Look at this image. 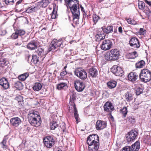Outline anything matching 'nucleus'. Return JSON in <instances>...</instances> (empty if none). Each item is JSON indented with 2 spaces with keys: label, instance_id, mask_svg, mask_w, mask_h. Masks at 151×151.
<instances>
[{
  "label": "nucleus",
  "instance_id": "obj_1",
  "mask_svg": "<svg viewBox=\"0 0 151 151\" xmlns=\"http://www.w3.org/2000/svg\"><path fill=\"white\" fill-rule=\"evenodd\" d=\"M66 3L68 4L73 14L74 20L79 18L80 11L78 1L77 0H66Z\"/></svg>",
  "mask_w": 151,
  "mask_h": 151
},
{
  "label": "nucleus",
  "instance_id": "obj_2",
  "mask_svg": "<svg viewBox=\"0 0 151 151\" xmlns=\"http://www.w3.org/2000/svg\"><path fill=\"white\" fill-rule=\"evenodd\" d=\"M28 118L29 122L33 126L37 127L41 123V118L37 111H30L28 114Z\"/></svg>",
  "mask_w": 151,
  "mask_h": 151
},
{
  "label": "nucleus",
  "instance_id": "obj_3",
  "mask_svg": "<svg viewBox=\"0 0 151 151\" xmlns=\"http://www.w3.org/2000/svg\"><path fill=\"white\" fill-rule=\"evenodd\" d=\"M120 55L119 51L116 49H112L106 53L105 58L108 60H116L118 59Z\"/></svg>",
  "mask_w": 151,
  "mask_h": 151
},
{
  "label": "nucleus",
  "instance_id": "obj_4",
  "mask_svg": "<svg viewBox=\"0 0 151 151\" xmlns=\"http://www.w3.org/2000/svg\"><path fill=\"white\" fill-rule=\"evenodd\" d=\"M139 76L142 81L147 82L151 80V72L148 69H143L141 70Z\"/></svg>",
  "mask_w": 151,
  "mask_h": 151
},
{
  "label": "nucleus",
  "instance_id": "obj_5",
  "mask_svg": "<svg viewBox=\"0 0 151 151\" xmlns=\"http://www.w3.org/2000/svg\"><path fill=\"white\" fill-rule=\"evenodd\" d=\"M58 47L63 48V41L61 40L54 39L51 42L49 48L50 51L54 50Z\"/></svg>",
  "mask_w": 151,
  "mask_h": 151
},
{
  "label": "nucleus",
  "instance_id": "obj_6",
  "mask_svg": "<svg viewBox=\"0 0 151 151\" xmlns=\"http://www.w3.org/2000/svg\"><path fill=\"white\" fill-rule=\"evenodd\" d=\"M113 45V42L111 40L106 39L104 40L101 46L102 50L106 51L111 49Z\"/></svg>",
  "mask_w": 151,
  "mask_h": 151
},
{
  "label": "nucleus",
  "instance_id": "obj_7",
  "mask_svg": "<svg viewBox=\"0 0 151 151\" xmlns=\"http://www.w3.org/2000/svg\"><path fill=\"white\" fill-rule=\"evenodd\" d=\"M75 75L82 80H84L87 78V73L84 70L78 69L74 71Z\"/></svg>",
  "mask_w": 151,
  "mask_h": 151
},
{
  "label": "nucleus",
  "instance_id": "obj_8",
  "mask_svg": "<svg viewBox=\"0 0 151 151\" xmlns=\"http://www.w3.org/2000/svg\"><path fill=\"white\" fill-rule=\"evenodd\" d=\"M111 71L116 76H122L124 75V71L121 67L114 65L111 69Z\"/></svg>",
  "mask_w": 151,
  "mask_h": 151
},
{
  "label": "nucleus",
  "instance_id": "obj_9",
  "mask_svg": "<svg viewBox=\"0 0 151 151\" xmlns=\"http://www.w3.org/2000/svg\"><path fill=\"white\" fill-rule=\"evenodd\" d=\"M45 145L48 148H51L55 144L54 140L52 137L47 136L43 139Z\"/></svg>",
  "mask_w": 151,
  "mask_h": 151
},
{
  "label": "nucleus",
  "instance_id": "obj_10",
  "mask_svg": "<svg viewBox=\"0 0 151 151\" xmlns=\"http://www.w3.org/2000/svg\"><path fill=\"white\" fill-rule=\"evenodd\" d=\"M106 34L103 31L102 29L99 28L95 37V39L97 41H99L105 39Z\"/></svg>",
  "mask_w": 151,
  "mask_h": 151
},
{
  "label": "nucleus",
  "instance_id": "obj_11",
  "mask_svg": "<svg viewBox=\"0 0 151 151\" xmlns=\"http://www.w3.org/2000/svg\"><path fill=\"white\" fill-rule=\"evenodd\" d=\"M137 134V132L136 131L132 130L129 132L127 135L126 138L127 141L129 142L134 140Z\"/></svg>",
  "mask_w": 151,
  "mask_h": 151
},
{
  "label": "nucleus",
  "instance_id": "obj_12",
  "mask_svg": "<svg viewBox=\"0 0 151 151\" xmlns=\"http://www.w3.org/2000/svg\"><path fill=\"white\" fill-rule=\"evenodd\" d=\"M107 125L106 121L98 120L96 124V127L97 130H102L105 128Z\"/></svg>",
  "mask_w": 151,
  "mask_h": 151
},
{
  "label": "nucleus",
  "instance_id": "obj_13",
  "mask_svg": "<svg viewBox=\"0 0 151 151\" xmlns=\"http://www.w3.org/2000/svg\"><path fill=\"white\" fill-rule=\"evenodd\" d=\"M129 44L131 46L134 48H138L140 47L139 42L136 37H132L129 41Z\"/></svg>",
  "mask_w": 151,
  "mask_h": 151
},
{
  "label": "nucleus",
  "instance_id": "obj_14",
  "mask_svg": "<svg viewBox=\"0 0 151 151\" xmlns=\"http://www.w3.org/2000/svg\"><path fill=\"white\" fill-rule=\"evenodd\" d=\"M75 88L78 92L82 91L85 88L84 83L79 81H76L74 83Z\"/></svg>",
  "mask_w": 151,
  "mask_h": 151
},
{
  "label": "nucleus",
  "instance_id": "obj_15",
  "mask_svg": "<svg viewBox=\"0 0 151 151\" xmlns=\"http://www.w3.org/2000/svg\"><path fill=\"white\" fill-rule=\"evenodd\" d=\"M38 45V43L37 41L32 40L27 44V47L31 50H34L37 48Z\"/></svg>",
  "mask_w": 151,
  "mask_h": 151
},
{
  "label": "nucleus",
  "instance_id": "obj_16",
  "mask_svg": "<svg viewBox=\"0 0 151 151\" xmlns=\"http://www.w3.org/2000/svg\"><path fill=\"white\" fill-rule=\"evenodd\" d=\"M104 110L108 112H111L114 110V107L112 104L108 101L105 103L104 106Z\"/></svg>",
  "mask_w": 151,
  "mask_h": 151
},
{
  "label": "nucleus",
  "instance_id": "obj_17",
  "mask_svg": "<svg viewBox=\"0 0 151 151\" xmlns=\"http://www.w3.org/2000/svg\"><path fill=\"white\" fill-rule=\"evenodd\" d=\"M95 138H96L97 139H98L99 138L98 136L96 135H90L88 137L87 142L89 145L95 143V142H97L95 140Z\"/></svg>",
  "mask_w": 151,
  "mask_h": 151
},
{
  "label": "nucleus",
  "instance_id": "obj_18",
  "mask_svg": "<svg viewBox=\"0 0 151 151\" xmlns=\"http://www.w3.org/2000/svg\"><path fill=\"white\" fill-rule=\"evenodd\" d=\"M0 85L5 89H8L9 86L7 79L4 78H2L0 79Z\"/></svg>",
  "mask_w": 151,
  "mask_h": 151
},
{
  "label": "nucleus",
  "instance_id": "obj_19",
  "mask_svg": "<svg viewBox=\"0 0 151 151\" xmlns=\"http://www.w3.org/2000/svg\"><path fill=\"white\" fill-rule=\"evenodd\" d=\"M21 122L20 119L17 117L13 118L10 119L11 124L15 127L18 126Z\"/></svg>",
  "mask_w": 151,
  "mask_h": 151
},
{
  "label": "nucleus",
  "instance_id": "obj_20",
  "mask_svg": "<svg viewBox=\"0 0 151 151\" xmlns=\"http://www.w3.org/2000/svg\"><path fill=\"white\" fill-rule=\"evenodd\" d=\"M138 77V76L137 74L136 73L134 72H131L128 76V80L131 82L135 81Z\"/></svg>",
  "mask_w": 151,
  "mask_h": 151
},
{
  "label": "nucleus",
  "instance_id": "obj_21",
  "mask_svg": "<svg viewBox=\"0 0 151 151\" xmlns=\"http://www.w3.org/2000/svg\"><path fill=\"white\" fill-rule=\"evenodd\" d=\"M99 146V141L98 142H95V143L91 144L88 146V149L89 151H97Z\"/></svg>",
  "mask_w": 151,
  "mask_h": 151
},
{
  "label": "nucleus",
  "instance_id": "obj_22",
  "mask_svg": "<svg viewBox=\"0 0 151 151\" xmlns=\"http://www.w3.org/2000/svg\"><path fill=\"white\" fill-rule=\"evenodd\" d=\"M39 9H40V6L38 5L37 4H36L35 6H33L28 8L26 10V12L27 13H31L37 11Z\"/></svg>",
  "mask_w": 151,
  "mask_h": 151
},
{
  "label": "nucleus",
  "instance_id": "obj_23",
  "mask_svg": "<svg viewBox=\"0 0 151 151\" xmlns=\"http://www.w3.org/2000/svg\"><path fill=\"white\" fill-rule=\"evenodd\" d=\"M50 0H42L41 2L38 3V5L40 6V8L41 6L43 8L46 7L50 3Z\"/></svg>",
  "mask_w": 151,
  "mask_h": 151
},
{
  "label": "nucleus",
  "instance_id": "obj_24",
  "mask_svg": "<svg viewBox=\"0 0 151 151\" xmlns=\"http://www.w3.org/2000/svg\"><path fill=\"white\" fill-rule=\"evenodd\" d=\"M89 73L90 75L93 78L96 77L98 74V71L97 70L94 68H92L89 70Z\"/></svg>",
  "mask_w": 151,
  "mask_h": 151
},
{
  "label": "nucleus",
  "instance_id": "obj_25",
  "mask_svg": "<svg viewBox=\"0 0 151 151\" xmlns=\"http://www.w3.org/2000/svg\"><path fill=\"white\" fill-rule=\"evenodd\" d=\"M140 148V143L138 141L136 142L132 145L131 150L133 151H138Z\"/></svg>",
  "mask_w": 151,
  "mask_h": 151
},
{
  "label": "nucleus",
  "instance_id": "obj_26",
  "mask_svg": "<svg viewBox=\"0 0 151 151\" xmlns=\"http://www.w3.org/2000/svg\"><path fill=\"white\" fill-rule=\"evenodd\" d=\"M101 29H103V31L104 33L106 34H108L112 32L113 31V27L111 26L107 27L106 28H104V27H102Z\"/></svg>",
  "mask_w": 151,
  "mask_h": 151
},
{
  "label": "nucleus",
  "instance_id": "obj_27",
  "mask_svg": "<svg viewBox=\"0 0 151 151\" xmlns=\"http://www.w3.org/2000/svg\"><path fill=\"white\" fill-rule=\"evenodd\" d=\"M117 82L115 81H111L107 83V85L110 89L114 88L116 85Z\"/></svg>",
  "mask_w": 151,
  "mask_h": 151
},
{
  "label": "nucleus",
  "instance_id": "obj_28",
  "mask_svg": "<svg viewBox=\"0 0 151 151\" xmlns=\"http://www.w3.org/2000/svg\"><path fill=\"white\" fill-rule=\"evenodd\" d=\"M145 65V62L143 60H141L136 63V68H141L144 67Z\"/></svg>",
  "mask_w": 151,
  "mask_h": 151
},
{
  "label": "nucleus",
  "instance_id": "obj_29",
  "mask_svg": "<svg viewBox=\"0 0 151 151\" xmlns=\"http://www.w3.org/2000/svg\"><path fill=\"white\" fill-rule=\"evenodd\" d=\"M42 86L39 83H35L33 87V89L35 91H38L41 89Z\"/></svg>",
  "mask_w": 151,
  "mask_h": 151
},
{
  "label": "nucleus",
  "instance_id": "obj_30",
  "mask_svg": "<svg viewBox=\"0 0 151 151\" xmlns=\"http://www.w3.org/2000/svg\"><path fill=\"white\" fill-rule=\"evenodd\" d=\"M125 96L126 100L127 101H131L133 99L132 94L131 93L129 92H127L125 93Z\"/></svg>",
  "mask_w": 151,
  "mask_h": 151
},
{
  "label": "nucleus",
  "instance_id": "obj_31",
  "mask_svg": "<svg viewBox=\"0 0 151 151\" xmlns=\"http://www.w3.org/2000/svg\"><path fill=\"white\" fill-rule=\"evenodd\" d=\"M67 87L66 83H60L57 85V88L59 90H62L65 89Z\"/></svg>",
  "mask_w": 151,
  "mask_h": 151
},
{
  "label": "nucleus",
  "instance_id": "obj_32",
  "mask_svg": "<svg viewBox=\"0 0 151 151\" xmlns=\"http://www.w3.org/2000/svg\"><path fill=\"white\" fill-rule=\"evenodd\" d=\"M9 63V61L6 59H1L0 60V66L4 67Z\"/></svg>",
  "mask_w": 151,
  "mask_h": 151
},
{
  "label": "nucleus",
  "instance_id": "obj_33",
  "mask_svg": "<svg viewBox=\"0 0 151 151\" xmlns=\"http://www.w3.org/2000/svg\"><path fill=\"white\" fill-rule=\"evenodd\" d=\"M29 75L28 73H26L19 76L18 78L21 81H24L29 76Z\"/></svg>",
  "mask_w": 151,
  "mask_h": 151
},
{
  "label": "nucleus",
  "instance_id": "obj_34",
  "mask_svg": "<svg viewBox=\"0 0 151 151\" xmlns=\"http://www.w3.org/2000/svg\"><path fill=\"white\" fill-rule=\"evenodd\" d=\"M128 112L127 108L126 107H124L120 110V113L122 114L123 117L125 118L126 117V115Z\"/></svg>",
  "mask_w": 151,
  "mask_h": 151
},
{
  "label": "nucleus",
  "instance_id": "obj_35",
  "mask_svg": "<svg viewBox=\"0 0 151 151\" xmlns=\"http://www.w3.org/2000/svg\"><path fill=\"white\" fill-rule=\"evenodd\" d=\"M127 121L130 123H133L135 122V119L134 116L131 115H128L127 118Z\"/></svg>",
  "mask_w": 151,
  "mask_h": 151
},
{
  "label": "nucleus",
  "instance_id": "obj_36",
  "mask_svg": "<svg viewBox=\"0 0 151 151\" xmlns=\"http://www.w3.org/2000/svg\"><path fill=\"white\" fill-rule=\"evenodd\" d=\"M15 87L17 89L21 90L22 88L23 85L21 82L17 81L15 83Z\"/></svg>",
  "mask_w": 151,
  "mask_h": 151
},
{
  "label": "nucleus",
  "instance_id": "obj_37",
  "mask_svg": "<svg viewBox=\"0 0 151 151\" xmlns=\"http://www.w3.org/2000/svg\"><path fill=\"white\" fill-rule=\"evenodd\" d=\"M23 38L22 37H20L18 39L17 41L15 43V45L17 46L21 45L23 42Z\"/></svg>",
  "mask_w": 151,
  "mask_h": 151
},
{
  "label": "nucleus",
  "instance_id": "obj_38",
  "mask_svg": "<svg viewBox=\"0 0 151 151\" xmlns=\"http://www.w3.org/2000/svg\"><path fill=\"white\" fill-rule=\"evenodd\" d=\"M131 57L130 58L131 59H134L138 56V54L136 51L131 52L129 54Z\"/></svg>",
  "mask_w": 151,
  "mask_h": 151
},
{
  "label": "nucleus",
  "instance_id": "obj_39",
  "mask_svg": "<svg viewBox=\"0 0 151 151\" xmlns=\"http://www.w3.org/2000/svg\"><path fill=\"white\" fill-rule=\"evenodd\" d=\"M50 128L51 129L54 130L58 126V124L55 121H53L50 123Z\"/></svg>",
  "mask_w": 151,
  "mask_h": 151
},
{
  "label": "nucleus",
  "instance_id": "obj_40",
  "mask_svg": "<svg viewBox=\"0 0 151 151\" xmlns=\"http://www.w3.org/2000/svg\"><path fill=\"white\" fill-rule=\"evenodd\" d=\"M37 52L39 56L42 57L44 55V50L41 48L38 49Z\"/></svg>",
  "mask_w": 151,
  "mask_h": 151
},
{
  "label": "nucleus",
  "instance_id": "obj_41",
  "mask_svg": "<svg viewBox=\"0 0 151 151\" xmlns=\"http://www.w3.org/2000/svg\"><path fill=\"white\" fill-rule=\"evenodd\" d=\"M125 20H127V22L129 24H130L132 25H135L137 24L136 22L134 20H132L131 19H126Z\"/></svg>",
  "mask_w": 151,
  "mask_h": 151
},
{
  "label": "nucleus",
  "instance_id": "obj_42",
  "mask_svg": "<svg viewBox=\"0 0 151 151\" xmlns=\"http://www.w3.org/2000/svg\"><path fill=\"white\" fill-rule=\"evenodd\" d=\"M74 101L70 100V102L69 103V106H70L71 108H73L74 110L75 109H76V105L74 102Z\"/></svg>",
  "mask_w": 151,
  "mask_h": 151
},
{
  "label": "nucleus",
  "instance_id": "obj_43",
  "mask_svg": "<svg viewBox=\"0 0 151 151\" xmlns=\"http://www.w3.org/2000/svg\"><path fill=\"white\" fill-rule=\"evenodd\" d=\"M38 58L36 55H33L32 56V60L34 63H37L39 62Z\"/></svg>",
  "mask_w": 151,
  "mask_h": 151
},
{
  "label": "nucleus",
  "instance_id": "obj_44",
  "mask_svg": "<svg viewBox=\"0 0 151 151\" xmlns=\"http://www.w3.org/2000/svg\"><path fill=\"white\" fill-rule=\"evenodd\" d=\"M99 19V17L96 14H93V19L94 24H96Z\"/></svg>",
  "mask_w": 151,
  "mask_h": 151
},
{
  "label": "nucleus",
  "instance_id": "obj_45",
  "mask_svg": "<svg viewBox=\"0 0 151 151\" xmlns=\"http://www.w3.org/2000/svg\"><path fill=\"white\" fill-rule=\"evenodd\" d=\"M135 93L137 95H139L142 93L143 90L142 89L140 88H137L135 90Z\"/></svg>",
  "mask_w": 151,
  "mask_h": 151
},
{
  "label": "nucleus",
  "instance_id": "obj_46",
  "mask_svg": "<svg viewBox=\"0 0 151 151\" xmlns=\"http://www.w3.org/2000/svg\"><path fill=\"white\" fill-rule=\"evenodd\" d=\"M55 7H54L53 10L51 14V18L52 19H55L56 17L57 11L55 10Z\"/></svg>",
  "mask_w": 151,
  "mask_h": 151
},
{
  "label": "nucleus",
  "instance_id": "obj_47",
  "mask_svg": "<svg viewBox=\"0 0 151 151\" xmlns=\"http://www.w3.org/2000/svg\"><path fill=\"white\" fill-rule=\"evenodd\" d=\"M76 94L74 92H72L70 95V100L75 101L76 99Z\"/></svg>",
  "mask_w": 151,
  "mask_h": 151
},
{
  "label": "nucleus",
  "instance_id": "obj_48",
  "mask_svg": "<svg viewBox=\"0 0 151 151\" xmlns=\"http://www.w3.org/2000/svg\"><path fill=\"white\" fill-rule=\"evenodd\" d=\"M16 1V0H5V2L6 4L12 5Z\"/></svg>",
  "mask_w": 151,
  "mask_h": 151
},
{
  "label": "nucleus",
  "instance_id": "obj_49",
  "mask_svg": "<svg viewBox=\"0 0 151 151\" xmlns=\"http://www.w3.org/2000/svg\"><path fill=\"white\" fill-rule=\"evenodd\" d=\"M138 6L140 9H142L145 8V4L143 2H140L138 3Z\"/></svg>",
  "mask_w": 151,
  "mask_h": 151
},
{
  "label": "nucleus",
  "instance_id": "obj_50",
  "mask_svg": "<svg viewBox=\"0 0 151 151\" xmlns=\"http://www.w3.org/2000/svg\"><path fill=\"white\" fill-rule=\"evenodd\" d=\"M18 35L21 36L24 35L25 33V32L22 29H18L16 31Z\"/></svg>",
  "mask_w": 151,
  "mask_h": 151
},
{
  "label": "nucleus",
  "instance_id": "obj_51",
  "mask_svg": "<svg viewBox=\"0 0 151 151\" xmlns=\"http://www.w3.org/2000/svg\"><path fill=\"white\" fill-rule=\"evenodd\" d=\"M74 116L76 121H78V113L76 109H75L74 110Z\"/></svg>",
  "mask_w": 151,
  "mask_h": 151
},
{
  "label": "nucleus",
  "instance_id": "obj_52",
  "mask_svg": "<svg viewBox=\"0 0 151 151\" xmlns=\"http://www.w3.org/2000/svg\"><path fill=\"white\" fill-rule=\"evenodd\" d=\"M122 151H131V147L130 146H126L122 149Z\"/></svg>",
  "mask_w": 151,
  "mask_h": 151
},
{
  "label": "nucleus",
  "instance_id": "obj_53",
  "mask_svg": "<svg viewBox=\"0 0 151 151\" xmlns=\"http://www.w3.org/2000/svg\"><path fill=\"white\" fill-rule=\"evenodd\" d=\"M18 36V34L17 33V32L16 31L15 33L12 34L11 35V37L12 39H14L17 38Z\"/></svg>",
  "mask_w": 151,
  "mask_h": 151
},
{
  "label": "nucleus",
  "instance_id": "obj_54",
  "mask_svg": "<svg viewBox=\"0 0 151 151\" xmlns=\"http://www.w3.org/2000/svg\"><path fill=\"white\" fill-rule=\"evenodd\" d=\"M139 32L141 35H144L146 32V31L142 28H140L139 29Z\"/></svg>",
  "mask_w": 151,
  "mask_h": 151
},
{
  "label": "nucleus",
  "instance_id": "obj_55",
  "mask_svg": "<svg viewBox=\"0 0 151 151\" xmlns=\"http://www.w3.org/2000/svg\"><path fill=\"white\" fill-rule=\"evenodd\" d=\"M67 72H66V71L65 70V71H64L62 72H61L60 73V75L61 76H64L65 75L67 74Z\"/></svg>",
  "mask_w": 151,
  "mask_h": 151
},
{
  "label": "nucleus",
  "instance_id": "obj_56",
  "mask_svg": "<svg viewBox=\"0 0 151 151\" xmlns=\"http://www.w3.org/2000/svg\"><path fill=\"white\" fill-rule=\"evenodd\" d=\"M6 141L5 139H4L3 141L1 142V144L4 146H6Z\"/></svg>",
  "mask_w": 151,
  "mask_h": 151
},
{
  "label": "nucleus",
  "instance_id": "obj_57",
  "mask_svg": "<svg viewBox=\"0 0 151 151\" xmlns=\"http://www.w3.org/2000/svg\"><path fill=\"white\" fill-rule=\"evenodd\" d=\"M145 2L150 6H151V1L147 0H145Z\"/></svg>",
  "mask_w": 151,
  "mask_h": 151
},
{
  "label": "nucleus",
  "instance_id": "obj_58",
  "mask_svg": "<svg viewBox=\"0 0 151 151\" xmlns=\"http://www.w3.org/2000/svg\"><path fill=\"white\" fill-rule=\"evenodd\" d=\"M22 99V97L21 96H19L17 97H16V99L17 100L18 102H19L20 101H21V99Z\"/></svg>",
  "mask_w": 151,
  "mask_h": 151
},
{
  "label": "nucleus",
  "instance_id": "obj_59",
  "mask_svg": "<svg viewBox=\"0 0 151 151\" xmlns=\"http://www.w3.org/2000/svg\"><path fill=\"white\" fill-rule=\"evenodd\" d=\"M118 31L119 32L122 33V28L121 27H119L118 28Z\"/></svg>",
  "mask_w": 151,
  "mask_h": 151
},
{
  "label": "nucleus",
  "instance_id": "obj_60",
  "mask_svg": "<svg viewBox=\"0 0 151 151\" xmlns=\"http://www.w3.org/2000/svg\"><path fill=\"white\" fill-rule=\"evenodd\" d=\"M22 1V0H19L16 3V6H17V5H19V4H20Z\"/></svg>",
  "mask_w": 151,
  "mask_h": 151
},
{
  "label": "nucleus",
  "instance_id": "obj_61",
  "mask_svg": "<svg viewBox=\"0 0 151 151\" xmlns=\"http://www.w3.org/2000/svg\"><path fill=\"white\" fill-rule=\"evenodd\" d=\"M81 9L82 11H83V9H84L83 8L82 6L81 5Z\"/></svg>",
  "mask_w": 151,
  "mask_h": 151
},
{
  "label": "nucleus",
  "instance_id": "obj_62",
  "mask_svg": "<svg viewBox=\"0 0 151 151\" xmlns=\"http://www.w3.org/2000/svg\"><path fill=\"white\" fill-rule=\"evenodd\" d=\"M6 33V31L5 30H4L3 33V34H2L4 35V34H5Z\"/></svg>",
  "mask_w": 151,
  "mask_h": 151
},
{
  "label": "nucleus",
  "instance_id": "obj_63",
  "mask_svg": "<svg viewBox=\"0 0 151 151\" xmlns=\"http://www.w3.org/2000/svg\"><path fill=\"white\" fill-rule=\"evenodd\" d=\"M67 67V66H65L64 67V69H65Z\"/></svg>",
  "mask_w": 151,
  "mask_h": 151
},
{
  "label": "nucleus",
  "instance_id": "obj_64",
  "mask_svg": "<svg viewBox=\"0 0 151 151\" xmlns=\"http://www.w3.org/2000/svg\"><path fill=\"white\" fill-rule=\"evenodd\" d=\"M58 151H62L61 150H59Z\"/></svg>",
  "mask_w": 151,
  "mask_h": 151
}]
</instances>
